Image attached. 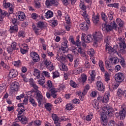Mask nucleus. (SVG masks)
Listing matches in <instances>:
<instances>
[{"mask_svg":"<svg viewBox=\"0 0 126 126\" xmlns=\"http://www.w3.org/2000/svg\"><path fill=\"white\" fill-rule=\"evenodd\" d=\"M30 57L32 58L33 62L37 63L40 61V56L35 52H32L30 53Z\"/></svg>","mask_w":126,"mask_h":126,"instance_id":"nucleus-8","label":"nucleus"},{"mask_svg":"<svg viewBox=\"0 0 126 126\" xmlns=\"http://www.w3.org/2000/svg\"><path fill=\"white\" fill-rule=\"evenodd\" d=\"M93 22L94 24H98L99 23V15H96V16H93Z\"/></svg>","mask_w":126,"mask_h":126,"instance_id":"nucleus-18","label":"nucleus"},{"mask_svg":"<svg viewBox=\"0 0 126 126\" xmlns=\"http://www.w3.org/2000/svg\"><path fill=\"white\" fill-rule=\"evenodd\" d=\"M117 94L118 96H121V95H123V96L126 97V91H123V90H122L121 89H119Z\"/></svg>","mask_w":126,"mask_h":126,"instance_id":"nucleus-20","label":"nucleus"},{"mask_svg":"<svg viewBox=\"0 0 126 126\" xmlns=\"http://www.w3.org/2000/svg\"><path fill=\"white\" fill-rule=\"evenodd\" d=\"M109 101V96L108 95H104L103 98L102 102V103H107Z\"/></svg>","mask_w":126,"mask_h":126,"instance_id":"nucleus-33","label":"nucleus"},{"mask_svg":"<svg viewBox=\"0 0 126 126\" xmlns=\"http://www.w3.org/2000/svg\"><path fill=\"white\" fill-rule=\"evenodd\" d=\"M120 42H121L119 43L120 49L119 52L121 54H126V43H125V41L126 39L122 38V37H120L118 38Z\"/></svg>","mask_w":126,"mask_h":126,"instance_id":"nucleus-2","label":"nucleus"},{"mask_svg":"<svg viewBox=\"0 0 126 126\" xmlns=\"http://www.w3.org/2000/svg\"><path fill=\"white\" fill-rule=\"evenodd\" d=\"M116 22L118 24L120 27H124V22L120 18H117L116 19Z\"/></svg>","mask_w":126,"mask_h":126,"instance_id":"nucleus-27","label":"nucleus"},{"mask_svg":"<svg viewBox=\"0 0 126 126\" xmlns=\"http://www.w3.org/2000/svg\"><path fill=\"white\" fill-rule=\"evenodd\" d=\"M53 78H57V77H59V76H60V73L58 71L53 72Z\"/></svg>","mask_w":126,"mask_h":126,"instance_id":"nucleus-42","label":"nucleus"},{"mask_svg":"<svg viewBox=\"0 0 126 126\" xmlns=\"http://www.w3.org/2000/svg\"><path fill=\"white\" fill-rule=\"evenodd\" d=\"M93 37L94 38L93 41H94L93 43V46H94V47H97V42H99V41L101 40V37H99V36H98L97 33L93 34Z\"/></svg>","mask_w":126,"mask_h":126,"instance_id":"nucleus-12","label":"nucleus"},{"mask_svg":"<svg viewBox=\"0 0 126 126\" xmlns=\"http://www.w3.org/2000/svg\"><path fill=\"white\" fill-rule=\"evenodd\" d=\"M52 118L53 121H54V123H57V122H59V121L61 120V119H59V117H58L57 114H53L52 115Z\"/></svg>","mask_w":126,"mask_h":126,"instance_id":"nucleus-29","label":"nucleus"},{"mask_svg":"<svg viewBox=\"0 0 126 126\" xmlns=\"http://www.w3.org/2000/svg\"><path fill=\"white\" fill-rule=\"evenodd\" d=\"M45 4L47 6H52V5L58 6L59 5V2L55 0H47Z\"/></svg>","mask_w":126,"mask_h":126,"instance_id":"nucleus-10","label":"nucleus"},{"mask_svg":"<svg viewBox=\"0 0 126 126\" xmlns=\"http://www.w3.org/2000/svg\"><path fill=\"white\" fill-rule=\"evenodd\" d=\"M89 55H90V56L91 57H92L93 56V55H94V50L93 49H91L89 52H88Z\"/></svg>","mask_w":126,"mask_h":126,"instance_id":"nucleus-64","label":"nucleus"},{"mask_svg":"<svg viewBox=\"0 0 126 126\" xmlns=\"http://www.w3.org/2000/svg\"><path fill=\"white\" fill-rule=\"evenodd\" d=\"M78 51L80 54L83 55V57H86V55L85 54L84 50L82 48H81V47H79Z\"/></svg>","mask_w":126,"mask_h":126,"instance_id":"nucleus-35","label":"nucleus"},{"mask_svg":"<svg viewBox=\"0 0 126 126\" xmlns=\"http://www.w3.org/2000/svg\"><path fill=\"white\" fill-rule=\"evenodd\" d=\"M104 76L105 81H109L110 80V75L109 74L105 73Z\"/></svg>","mask_w":126,"mask_h":126,"instance_id":"nucleus-48","label":"nucleus"},{"mask_svg":"<svg viewBox=\"0 0 126 126\" xmlns=\"http://www.w3.org/2000/svg\"><path fill=\"white\" fill-rule=\"evenodd\" d=\"M3 6L5 8H7V7L10 6V3H6V0H4L3 1Z\"/></svg>","mask_w":126,"mask_h":126,"instance_id":"nucleus-37","label":"nucleus"},{"mask_svg":"<svg viewBox=\"0 0 126 126\" xmlns=\"http://www.w3.org/2000/svg\"><path fill=\"white\" fill-rule=\"evenodd\" d=\"M115 79L116 82H123L125 79V75L121 72L118 73L115 75Z\"/></svg>","mask_w":126,"mask_h":126,"instance_id":"nucleus-5","label":"nucleus"},{"mask_svg":"<svg viewBox=\"0 0 126 126\" xmlns=\"http://www.w3.org/2000/svg\"><path fill=\"white\" fill-rule=\"evenodd\" d=\"M66 109L68 111H70L73 109V106H72V104H67L66 105Z\"/></svg>","mask_w":126,"mask_h":126,"instance_id":"nucleus-39","label":"nucleus"},{"mask_svg":"<svg viewBox=\"0 0 126 126\" xmlns=\"http://www.w3.org/2000/svg\"><path fill=\"white\" fill-rule=\"evenodd\" d=\"M81 39L82 41L85 42V43H90V42H92L93 41L94 38H92L91 34L86 35L85 33H82Z\"/></svg>","mask_w":126,"mask_h":126,"instance_id":"nucleus-4","label":"nucleus"},{"mask_svg":"<svg viewBox=\"0 0 126 126\" xmlns=\"http://www.w3.org/2000/svg\"><path fill=\"white\" fill-rule=\"evenodd\" d=\"M62 70L63 71H67V66H66L64 64H62Z\"/></svg>","mask_w":126,"mask_h":126,"instance_id":"nucleus-56","label":"nucleus"},{"mask_svg":"<svg viewBox=\"0 0 126 126\" xmlns=\"http://www.w3.org/2000/svg\"><path fill=\"white\" fill-rule=\"evenodd\" d=\"M95 70H92L91 72V80H92V81H94V80H95Z\"/></svg>","mask_w":126,"mask_h":126,"instance_id":"nucleus-30","label":"nucleus"},{"mask_svg":"<svg viewBox=\"0 0 126 126\" xmlns=\"http://www.w3.org/2000/svg\"><path fill=\"white\" fill-rule=\"evenodd\" d=\"M82 82L83 83H84V82L87 80V76L86 75H85V74H82Z\"/></svg>","mask_w":126,"mask_h":126,"instance_id":"nucleus-40","label":"nucleus"},{"mask_svg":"<svg viewBox=\"0 0 126 126\" xmlns=\"http://www.w3.org/2000/svg\"><path fill=\"white\" fill-rule=\"evenodd\" d=\"M79 63V59H77L74 60V67H77V66H78V64H79V63Z\"/></svg>","mask_w":126,"mask_h":126,"instance_id":"nucleus-44","label":"nucleus"},{"mask_svg":"<svg viewBox=\"0 0 126 126\" xmlns=\"http://www.w3.org/2000/svg\"><path fill=\"white\" fill-rule=\"evenodd\" d=\"M21 122H22V124H23V125H26V124L28 123V119L26 117L21 116Z\"/></svg>","mask_w":126,"mask_h":126,"instance_id":"nucleus-22","label":"nucleus"},{"mask_svg":"<svg viewBox=\"0 0 126 126\" xmlns=\"http://www.w3.org/2000/svg\"><path fill=\"white\" fill-rule=\"evenodd\" d=\"M4 88H5V84L3 83L0 84V93L3 90V89H4Z\"/></svg>","mask_w":126,"mask_h":126,"instance_id":"nucleus-52","label":"nucleus"},{"mask_svg":"<svg viewBox=\"0 0 126 126\" xmlns=\"http://www.w3.org/2000/svg\"><path fill=\"white\" fill-rule=\"evenodd\" d=\"M46 82V81H45V79H40L38 80V83L40 84V85H43V84Z\"/></svg>","mask_w":126,"mask_h":126,"instance_id":"nucleus-50","label":"nucleus"},{"mask_svg":"<svg viewBox=\"0 0 126 126\" xmlns=\"http://www.w3.org/2000/svg\"><path fill=\"white\" fill-rule=\"evenodd\" d=\"M29 100L31 104H32L33 107H36L37 106V102L35 101V99L32 97H30Z\"/></svg>","mask_w":126,"mask_h":126,"instance_id":"nucleus-28","label":"nucleus"},{"mask_svg":"<svg viewBox=\"0 0 126 126\" xmlns=\"http://www.w3.org/2000/svg\"><path fill=\"white\" fill-rule=\"evenodd\" d=\"M105 114L108 115L109 117H113L114 114H113V108L107 106H104L103 108Z\"/></svg>","mask_w":126,"mask_h":126,"instance_id":"nucleus-6","label":"nucleus"},{"mask_svg":"<svg viewBox=\"0 0 126 126\" xmlns=\"http://www.w3.org/2000/svg\"><path fill=\"white\" fill-rule=\"evenodd\" d=\"M67 48V40L64 39V41L62 43V50L65 51Z\"/></svg>","mask_w":126,"mask_h":126,"instance_id":"nucleus-16","label":"nucleus"},{"mask_svg":"<svg viewBox=\"0 0 126 126\" xmlns=\"http://www.w3.org/2000/svg\"><path fill=\"white\" fill-rule=\"evenodd\" d=\"M15 122L16 123H19V122H21V116L19 115V114H18V117L15 119Z\"/></svg>","mask_w":126,"mask_h":126,"instance_id":"nucleus-46","label":"nucleus"},{"mask_svg":"<svg viewBox=\"0 0 126 126\" xmlns=\"http://www.w3.org/2000/svg\"><path fill=\"white\" fill-rule=\"evenodd\" d=\"M16 17L20 21H24L25 18H26L24 12L21 11H18L16 13Z\"/></svg>","mask_w":126,"mask_h":126,"instance_id":"nucleus-7","label":"nucleus"},{"mask_svg":"<svg viewBox=\"0 0 126 126\" xmlns=\"http://www.w3.org/2000/svg\"><path fill=\"white\" fill-rule=\"evenodd\" d=\"M34 75L36 76L37 78L40 77V71L37 69H35L34 71Z\"/></svg>","mask_w":126,"mask_h":126,"instance_id":"nucleus-32","label":"nucleus"},{"mask_svg":"<svg viewBox=\"0 0 126 126\" xmlns=\"http://www.w3.org/2000/svg\"><path fill=\"white\" fill-rule=\"evenodd\" d=\"M58 92V91H57V89L56 88H52L50 89V93L51 95L53 94H55Z\"/></svg>","mask_w":126,"mask_h":126,"instance_id":"nucleus-45","label":"nucleus"},{"mask_svg":"<svg viewBox=\"0 0 126 126\" xmlns=\"http://www.w3.org/2000/svg\"><path fill=\"white\" fill-rule=\"evenodd\" d=\"M20 64H21V62H20V60H19L18 61H15L14 62V65L15 66H17V67L19 66Z\"/></svg>","mask_w":126,"mask_h":126,"instance_id":"nucleus-58","label":"nucleus"},{"mask_svg":"<svg viewBox=\"0 0 126 126\" xmlns=\"http://www.w3.org/2000/svg\"><path fill=\"white\" fill-rule=\"evenodd\" d=\"M114 12L112 11H110L108 13V17L110 20H113V18L114 17Z\"/></svg>","mask_w":126,"mask_h":126,"instance_id":"nucleus-41","label":"nucleus"},{"mask_svg":"<svg viewBox=\"0 0 126 126\" xmlns=\"http://www.w3.org/2000/svg\"><path fill=\"white\" fill-rule=\"evenodd\" d=\"M10 30H13V31H15V32H17V30H18L17 26L10 27Z\"/></svg>","mask_w":126,"mask_h":126,"instance_id":"nucleus-60","label":"nucleus"},{"mask_svg":"<svg viewBox=\"0 0 126 126\" xmlns=\"http://www.w3.org/2000/svg\"><path fill=\"white\" fill-rule=\"evenodd\" d=\"M47 83V87H46V86H43V87H44V88H52V86H53V84L52 83V81L51 80H48L46 82Z\"/></svg>","mask_w":126,"mask_h":126,"instance_id":"nucleus-26","label":"nucleus"},{"mask_svg":"<svg viewBox=\"0 0 126 126\" xmlns=\"http://www.w3.org/2000/svg\"><path fill=\"white\" fill-rule=\"evenodd\" d=\"M12 23L15 26H17V24H18V23L17 22V19L16 18H13L12 19Z\"/></svg>","mask_w":126,"mask_h":126,"instance_id":"nucleus-47","label":"nucleus"},{"mask_svg":"<svg viewBox=\"0 0 126 126\" xmlns=\"http://www.w3.org/2000/svg\"><path fill=\"white\" fill-rule=\"evenodd\" d=\"M99 66L100 68V70L102 71V72H105V68H104V63L102 61H99L98 63Z\"/></svg>","mask_w":126,"mask_h":126,"instance_id":"nucleus-23","label":"nucleus"},{"mask_svg":"<svg viewBox=\"0 0 126 126\" xmlns=\"http://www.w3.org/2000/svg\"><path fill=\"white\" fill-rule=\"evenodd\" d=\"M45 108L47 111H51L52 110V104L51 103H47L45 104Z\"/></svg>","mask_w":126,"mask_h":126,"instance_id":"nucleus-31","label":"nucleus"},{"mask_svg":"<svg viewBox=\"0 0 126 126\" xmlns=\"http://www.w3.org/2000/svg\"><path fill=\"white\" fill-rule=\"evenodd\" d=\"M24 112H25V109H24V107H22V108H20V111L18 112V115L20 116V115Z\"/></svg>","mask_w":126,"mask_h":126,"instance_id":"nucleus-61","label":"nucleus"},{"mask_svg":"<svg viewBox=\"0 0 126 126\" xmlns=\"http://www.w3.org/2000/svg\"><path fill=\"white\" fill-rule=\"evenodd\" d=\"M92 118H93L92 114H90L87 116L86 119L87 121H90Z\"/></svg>","mask_w":126,"mask_h":126,"instance_id":"nucleus-57","label":"nucleus"},{"mask_svg":"<svg viewBox=\"0 0 126 126\" xmlns=\"http://www.w3.org/2000/svg\"><path fill=\"white\" fill-rule=\"evenodd\" d=\"M43 62L44 63V64L46 66V67H48V66H50V65H52L53 63L51 61L47 60V59H44Z\"/></svg>","mask_w":126,"mask_h":126,"instance_id":"nucleus-24","label":"nucleus"},{"mask_svg":"<svg viewBox=\"0 0 126 126\" xmlns=\"http://www.w3.org/2000/svg\"><path fill=\"white\" fill-rule=\"evenodd\" d=\"M44 23L43 22H41V21H39L38 22V23H37V28H40V29H42V28H44Z\"/></svg>","mask_w":126,"mask_h":126,"instance_id":"nucleus-36","label":"nucleus"},{"mask_svg":"<svg viewBox=\"0 0 126 126\" xmlns=\"http://www.w3.org/2000/svg\"><path fill=\"white\" fill-rule=\"evenodd\" d=\"M32 28H33V30H34L35 33L36 34H39V33L38 32V30H40V29L38 28H37V27H35L34 26L32 25Z\"/></svg>","mask_w":126,"mask_h":126,"instance_id":"nucleus-59","label":"nucleus"},{"mask_svg":"<svg viewBox=\"0 0 126 126\" xmlns=\"http://www.w3.org/2000/svg\"><path fill=\"white\" fill-rule=\"evenodd\" d=\"M89 24H90V23H88L86 22H84L80 24V29H81V30H83V31H87L89 28Z\"/></svg>","mask_w":126,"mask_h":126,"instance_id":"nucleus-11","label":"nucleus"},{"mask_svg":"<svg viewBox=\"0 0 126 126\" xmlns=\"http://www.w3.org/2000/svg\"><path fill=\"white\" fill-rule=\"evenodd\" d=\"M11 47L13 50H16V43L13 42L11 44Z\"/></svg>","mask_w":126,"mask_h":126,"instance_id":"nucleus-62","label":"nucleus"},{"mask_svg":"<svg viewBox=\"0 0 126 126\" xmlns=\"http://www.w3.org/2000/svg\"><path fill=\"white\" fill-rule=\"evenodd\" d=\"M96 88L98 91L101 92H104L105 91V86L103 84V83L100 81H97L96 83Z\"/></svg>","mask_w":126,"mask_h":126,"instance_id":"nucleus-9","label":"nucleus"},{"mask_svg":"<svg viewBox=\"0 0 126 126\" xmlns=\"http://www.w3.org/2000/svg\"><path fill=\"white\" fill-rule=\"evenodd\" d=\"M18 87H19V86H18V85H17V83H14L11 85V89L14 91H18Z\"/></svg>","mask_w":126,"mask_h":126,"instance_id":"nucleus-17","label":"nucleus"},{"mask_svg":"<svg viewBox=\"0 0 126 126\" xmlns=\"http://www.w3.org/2000/svg\"><path fill=\"white\" fill-rule=\"evenodd\" d=\"M119 116H121L120 119L124 120L126 118V111L125 109H123L122 111L119 112Z\"/></svg>","mask_w":126,"mask_h":126,"instance_id":"nucleus-21","label":"nucleus"},{"mask_svg":"<svg viewBox=\"0 0 126 126\" xmlns=\"http://www.w3.org/2000/svg\"><path fill=\"white\" fill-rule=\"evenodd\" d=\"M53 15H54V13L53 12L51 11H48L45 14L46 18H51V17H53Z\"/></svg>","mask_w":126,"mask_h":126,"instance_id":"nucleus-25","label":"nucleus"},{"mask_svg":"<svg viewBox=\"0 0 126 126\" xmlns=\"http://www.w3.org/2000/svg\"><path fill=\"white\" fill-rule=\"evenodd\" d=\"M66 59L69 60V62L72 63L73 62V56L71 54H68L66 56Z\"/></svg>","mask_w":126,"mask_h":126,"instance_id":"nucleus-38","label":"nucleus"},{"mask_svg":"<svg viewBox=\"0 0 126 126\" xmlns=\"http://www.w3.org/2000/svg\"><path fill=\"white\" fill-rule=\"evenodd\" d=\"M41 124H42L41 121L37 120L34 121V126H40Z\"/></svg>","mask_w":126,"mask_h":126,"instance_id":"nucleus-63","label":"nucleus"},{"mask_svg":"<svg viewBox=\"0 0 126 126\" xmlns=\"http://www.w3.org/2000/svg\"><path fill=\"white\" fill-rule=\"evenodd\" d=\"M101 16L102 20L104 21V24L106 27V30L107 32H110V31H112L113 29L114 30H117V24L116 22H110L108 25H106L108 23V21H107V16L105 13L102 12L101 14Z\"/></svg>","mask_w":126,"mask_h":126,"instance_id":"nucleus-1","label":"nucleus"},{"mask_svg":"<svg viewBox=\"0 0 126 126\" xmlns=\"http://www.w3.org/2000/svg\"><path fill=\"white\" fill-rule=\"evenodd\" d=\"M105 66L106 68L108 69L111 72L113 71V67H112V65L110 64V62L108 61H105Z\"/></svg>","mask_w":126,"mask_h":126,"instance_id":"nucleus-19","label":"nucleus"},{"mask_svg":"<svg viewBox=\"0 0 126 126\" xmlns=\"http://www.w3.org/2000/svg\"><path fill=\"white\" fill-rule=\"evenodd\" d=\"M18 75V72L17 70H15L14 69L10 70V72L8 75L9 78H14L16 76Z\"/></svg>","mask_w":126,"mask_h":126,"instance_id":"nucleus-13","label":"nucleus"},{"mask_svg":"<svg viewBox=\"0 0 126 126\" xmlns=\"http://www.w3.org/2000/svg\"><path fill=\"white\" fill-rule=\"evenodd\" d=\"M116 125V122L114 120H110L108 126H115Z\"/></svg>","mask_w":126,"mask_h":126,"instance_id":"nucleus-49","label":"nucleus"},{"mask_svg":"<svg viewBox=\"0 0 126 126\" xmlns=\"http://www.w3.org/2000/svg\"><path fill=\"white\" fill-rule=\"evenodd\" d=\"M80 8L82 10H85L86 9V6L84 5V3L82 2L80 4Z\"/></svg>","mask_w":126,"mask_h":126,"instance_id":"nucleus-43","label":"nucleus"},{"mask_svg":"<svg viewBox=\"0 0 126 126\" xmlns=\"http://www.w3.org/2000/svg\"><path fill=\"white\" fill-rule=\"evenodd\" d=\"M35 6L36 8H40V6H41V4H40V2L34 1Z\"/></svg>","mask_w":126,"mask_h":126,"instance_id":"nucleus-54","label":"nucleus"},{"mask_svg":"<svg viewBox=\"0 0 126 126\" xmlns=\"http://www.w3.org/2000/svg\"><path fill=\"white\" fill-rule=\"evenodd\" d=\"M70 86H72V87H73L74 88H75L76 86H77V85H76V83L74 82L73 81L71 80L70 83Z\"/></svg>","mask_w":126,"mask_h":126,"instance_id":"nucleus-51","label":"nucleus"},{"mask_svg":"<svg viewBox=\"0 0 126 126\" xmlns=\"http://www.w3.org/2000/svg\"><path fill=\"white\" fill-rule=\"evenodd\" d=\"M105 43H106L105 45V51H108L109 53L110 54L112 53H116L117 52V48H118V45L116 46H114L113 48H112L111 46H109V43H108V38H106L104 40Z\"/></svg>","mask_w":126,"mask_h":126,"instance_id":"nucleus-3","label":"nucleus"},{"mask_svg":"<svg viewBox=\"0 0 126 126\" xmlns=\"http://www.w3.org/2000/svg\"><path fill=\"white\" fill-rule=\"evenodd\" d=\"M36 99L38 104L41 105V104H42V101H43V95H42L40 93H36Z\"/></svg>","mask_w":126,"mask_h":126,"instance_id":"nucleus-15","label":"nucleus"},{"mask_svg":"<svg viewBox=\"0 0 126 126\" xmlns=\"http://www.w3.org/2000/svg\"><path fill=\"white\" fill-rule=\"evenodd\" d=\"M101 125L103 126H106L107 123H108V120L107 119V117L106 116V115H103L101 117Z\"/></svg>","mask_w":126,"mask_h":126,"instance_id":"nucleus-14","label":"nucleus"},{"mask_svg":"<svg viewBox=\"0 0 126 126\" xmlns=\"http://www.w3.org/2000/svg\"><path fill=\"white\" fill-rule=\"evenodd\" d=\"M50 71H52V70H54L55 69V67H54V65L52 64L50 65V66H48V67H46Z\"/></svg>","mask_w":126,"mask_h":126,"instance_id":"nucleus-53","label":"nucleus"},{"mask_svg":"<svg viewBox=\"0 0 126 126\" xmlns=\"http://www.w3.org/2000/svg\"><path fill=\"white\" fill-rule=\"evenodd\" d=\"M110 61L111 62H113V63L116 64V63H119V59L118 57H113L112 58H110Z\"/></svg>","mask_w":126,"mask_h":126,"instance_id":"nucleus-34","label":"nucleus"},{"mask_svg":"<svg viewBox=\"0 0 126 126\" xmlns=\"http://www.w3.org/2000/svg\"><path fill=\"white\" fill-rule=\"evenodd\" d=\"M0 14L3 15V16H6V15H7L8 14V13L5 11H2L1 9L0 10Z\"/></svg>","mask_w":126,"mask_h":126,"instance_id":"nucleus-55","label":"nucleus"}]
</instances>
